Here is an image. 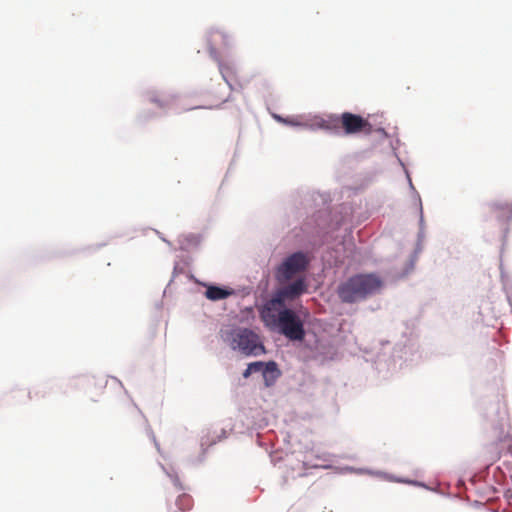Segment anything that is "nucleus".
<instances>
[{
	"mask_svg": "<svg viewBox=\"0 0 512 512\" xmlns=\"http://www.w3.org/2000/svg\"><path fill=\"white\" fill-rule=\"evenodd\" d=\"M260 316L267 327L278 329L289 340L302 341L305 337L302 320L293 310L285 306H270L266 303Z\"/></svg>",
	"mask_w": 512,
	"mask_h": 512,
	"instance_id": "nucleus-1",
	"label": "nucleus"
},
{
	"mask_svg": "<svg viewBox=\"0 0 512 512\" xmlns=\"http://www.w3.org/2000/svg\"><path fill=\"white\" fill-rule=\"evenodd\" d=\"M382 287L381 279L375 274H357L342 282L337 294L344 303H355L378 292Z\"/></svg>",
	"mask_w": 512,
	"mask_h": 512,
	"instance_id": "nucleus-2",
	"label": "nucleus"
},
{
	"mask_svg": "<svg viewBox=\"0 0 512 512\" xmlns=\"http://www.w3.org/2000/svg\"><path fill=\"white\" fill-rule=\"evenodd\" d=\"M321 128L325 129H339L342 128L345 134H370L372 132V125L368 120L360 115L350 112H344L341 116H330L327 120H321L318 124Z\"/></svg>",
	"mask_w": 512,
	"mask_h": 512,
	"instance_id": "nucleus-3",
	"label": "nucleus"
},
{
	"mask_svg": "<svg viewBox=\"0 0 512 512\" xmlns=\"http://www.w3.org/2000/svg\"><path fill=\"white\" fill-rule=\"evenodd\" d=\"M232 349H238L245 355H260L265 349L259 337L253 331L246 328H239L231 333Z\"/></svg>",
	"mask_w": 512,
	"mask_h": 512,
	"instance_id": "nucleus-4",
	"label": "nucleus"
},
{
	"mask_svg": "<svg viewBox=\"0 0 512 512\" xmlns=\"http://www.w3.org/2000/svg\"><path fill=\"white\" fill-rule=\"evenodd\" d=\"M307 267V259L300 252L293 253L287 257L277 268L275 277L279 284H285L291 280L297 273L304 271Z\"/></svg>",
	"mask_w": 512,
	"mask_h": 512,
	"instance_id": "nucleus-5",
	"label": "nucleus"
},
{
	"mask_svg": "<svg viewBox=\"0 0 512 512\" xmlns=\"http://www.w3.org/2000/svg\"><path fill=\"white\" fill-rule=\"evenodd\" d=\"M306 283L303 278L295 280L293 283L279 288L274 296L266 303L270 306H285L286 300H293L306 291Z\"/></svg>",
	"mask_w": 512,
	"mask_h": 512,
	"instance_id": "nucleus-6",
	"label": "nucleus"
},
{
	"mask_svg": "<svg viewBox=\"0 0 512 512\" xmlns=\"http://www.w3.org/2000/svg\"><path fill=\"white\" fill-rule=\"evenodd\" d=\"M490 209L499 220H509L512 217L511 203L495 202L490 205Z\"/></svg>",
	"mask_w": 512,
	"mask_h": 512,
	"instance_id": "nucleus-7",
	"label": "nucleus"
},
{
	"mask_svg": "<svg viewBox=\"0 0 512 512\" xmlns=\"http://www.w3.org/2000/svg\"><path fill=\"white\" fill-rule=\"evenodd\" d=\"M232 294V289H224L218 286H209L205 292V296L212 301L225 299Z\"/></svg>",
	"mask_w": 512,
	"mask_h": 512,
	"instance_id": "nucleus-8",
	"label": "nucleus"
},
{
	"mask_svg": "<svg viewBox=\"0 0 512 512\" xmlns=\"http://www.w3.org/2000/svg\"><path fill=\"white\" fill-rule=\"evenodd\" d=\"M262 374H263L266 385L270 386L279 377L280 373L277 368V364L273 361H270V362L265 363Z\"/></svg>",
	"mask_w": 512,
	"mask_h": 512,
	"instance_id": "nucleus-9",
	"label": "nucleus"
},
{
	"mask_svg": "<svg viewBox=\"0 0 512 512\" xmlns=\"http://www.w3.org/2000/svg\"><path fill=\"white\" fill-rule=\"evenodd\" d=\"M176 506L181 512L189 511L193 507V499L189 494L183 493L176 499Z\"/></svg>",
	"mask_w": 512,
	"mask_h": 512,
	"instance_id": "nucleus-10",
	"label": "nucleus"
},
{
	"mask_svg": "<svg viewBox=\"0 0 512 512\" xmlns=\"http://www.w3.org/2000/svg\"><path fill=\"white\" fill-rule=\"evenodd\" d=\"M219 70H220V73H221L222 77L224 78V80L227 83H229V80L232 79L234 76L233 67L228 64H220Z\"/></svg>",
	"mask_w": 512,
	"mask_h": 512,
	"instance_id": "nucleus-11",
	"label": "nucleus"
},
{
	"mask_svg": "<svg viewBox=\"0 0 512 512\" xmlns=\"http://www.w3.org/2000/svg\"><path fill=\"white\" fill-rule=\"evenodd\" d=\"M265 363L257 361L249 364L250 369L255 372H262L264 369Z\"/></svg>",
	"mask_w": 512,
	"mask_h": 512,
	"instance_id": "nucleus-12",
	"label": "nucleus"
},
{
	"mask_svg": "<svg viewBox=\"0 0 512 512\" xmlns=\"http://www.w3.org/2000/svg\"><path fill=\"white\" fill-rule=\"evenodd\" d=\"M253 373V371L250 369V367L248 366L246 368V370L243 372V377L244 378H248L251 374Z\"/></svg>",
	"mask_w": 512,
	"mask_h": 512,
	"instance_id": "nucleus-13",
	"label": "nucleus"
},
{
	"mask_svg": "<svg viewBox=\"0 0 512 512\" xmlns=\"http://www.w3.org/2000/svg\"><path fill=\"white\" fill-rule=\"evenodd\" d=\"M286 123H289L291 125H299V123L295 120H285Z\"/></svg>",
	"mask_w": 512,
	"mask_h": 512,
	"instance_id": "nucleus-14",
	"label": "nucleus"
},
{
	"mask_svg": "<svg viewBox=\"0 0 512 512\" xmlns=\"http://www.w3.org/2000/svg\"><path fill=\"white\" fill-rule=\"evenodd\" d=\"M508 452L512 455V442L508 446Z\"/></svg>",
	"mask_w": 512,
	"mask_h": 512,
	"instance_id": "nucleus-15",
	"label": "nucleus"
}]
</instances>
